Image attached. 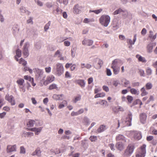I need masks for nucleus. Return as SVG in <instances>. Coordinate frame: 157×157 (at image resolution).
Wrapping results in <instances>:
<instances>
[{"label": "nucleus", "mask_w": 157, "mask_h": 157, "mask_svg": "<svg viewBox=\"0 0 157 157\" xmlns=\"http://www.w3.org/2000/svg\"><path fill=\"white\" fill-rule=\"evenodd\" d=\"M24 82V80L23 79H20L17 81V83L20 86H22Z\"/></svg>", "instance_id": "nucleus-44"}, {"label": "nucleus", "mask_w": 157, "mask_h": 157, "mask_svg": "<svg viewBox=\"0 0 157 157\" xmlns=\"http://www.w3.org/2000/svg\"><path fill=\"white\" fill-rule=\"evenodd\" d=\"M102 10L103 9L101 8L100 9H99L96 10H89V13H90L91 12H94L96 14H98L100 13Z\"/></svg>", "instance_id": "nucleus-33"}, {"label": "nucleus", "mask_w": 157, "mask_h": 157, "mask_svg": "<svg viewBox=\"0 0 157 157\" xmlns=\"http://www.w3.org/2000/svg\"><path fill=\"white\" fill-rule=\"evenodd\" d=\"M154 47V44L153 43H150L147 46V51L149 53H151L152 52V50Z\"/></svg>", "instance_id": "nucleus-23"}, {"label": "nucleus", "mask_w": 157, "mask_h": 157, "mask_svg": "<svg viewBox=\"0 0 157 157\" xmlns=\"http://www.w3.org/2000/svg\"><path fill=\"white\" fill-rule=\"evenodd\" d=\"M107 129L106 126L102 124L100 126L99 128L97 129V131L98 133H101Z\"/></svg>", "instance_id": "nucleus-20"}, {"label": "nucleus", "mask_w": 157, "mask_h": 157, "mask_svg": "<svg viewBox=\"0 0 157 157\" xmlns=\"http://www.w3.org/2000/svg\"><path fill=\"white\" fill-rule=\"evenodd\" d=\"M26 152L25 149L23 146H21L20 147V153L25 154Z\"/></svg>", "instance_id": "nucleus-50"}, {"label": "nucleus", "mask_w": 157, "mask_h": 157, "mask_svg": "<svg viewBox=\"0 0 157 157\" xmlns=\"http://www.w3.org/2000/svg\"><path fill=\"white\" fill-rule=\"evenodd\" d=\"M152 33H153L152 31L151 30L150 31V34L149 36L150 38L152 39L151 41L154 40L156 39L157 35V33H156L153 36H152Z\"/></svg>", "instance_id": "nucleus-30"}, {"label": "nucleus", "mask_w": 157, "mask_h": 157, "mask_svg": "<svg viewBox=\"0 0 157 157\" xmlns=\"http://www.w3.org/2000/svg\"><path fill=\"white\" fill-rule=\"evenodd\" d=\"M94 41L91 40L87 39H85L82 41V44L84 45H87L88 46H90L92 45Z\"/></svg>", "instance_id": "nucleus-16"}, {"label": "nucleus", "mask_w": 157, "mask_h": 157, "mask_svg": "<svg viewBox=\"0 0 157 157\" xmlns=\"http://www.w3.org/2000/svg\"><path fill=\"white\" fill-rule=\"evenodd\" d=\"M43 128V127H40L38 128H34L28 129L29 131L34 132L35 134L37 135L41 132Z\"/></svg>", "instance_id": "nucleus-13"}, {"label": "nucleus", "mask_w": 157, "mask_h": 157, "mask_svg": "<svg viewBox=\"0 0 157 157\" xmlns=\"http://www.w3.org/2000/svg\"><path fill=\"white\" fill-rule=\"evenodd\" d=\"M128 89H130V91L132 94L136 95H138L139 94L140 92L139 90L134 88H131L130 86H128Z\"/></svg>", "instance_id": "nucleus-21"}, {"label": "nucleus", "mask_w": 157, "mask_h": 157, "mask_svg": "<svg viewBox=\"0 0 157 157\" xmlns=\"http://www.w3.org/2000/svg\"><path fill=\"white\" fill-rule=\"evenodd\" d=\"M6 100H7L9 102H10L11 105H15V102L14 98L12 95L9 96L8 94H7L5 97Z\"/></svg>", "instance_id": "nucleus-9"}, {"label": "nucleus", "mask_w": 157, "mask_h": 157, "mask_svg": "<svg viewBox=\"0 0 157 157\" xmlns=\"http://www.w3.org/2000/svg\"><path fill=\"white\" fill-rule=\"evenodd\" d=\"M113 70V74L117 75L118 74L120 71V68L119 67H111Z\"/></svg>", "instance_id": "nucleus-35"}, {"label": "nucleus", "mask_w": 157, "mask_h": 157, "mask_svg": "<svg viewBox=\"0 0 157 157\" xmlns=\"http://www.w3.org/2000/svg\"><path fill=\"white\" fill-rule=\"evenodd\" d=\"M141 92V95L142 96H145L148 94V93L144 87H142L140 90Z\"/></svg>", "instance_id": "nucleus-31"}, {"label": "nucleus", "mask_w": 157, "mask_h": 157, "mask_svg": "<svg viewBox=\"0 0 157 157\" xmlns=\"http://www.w3.org/2000/svg\"><path fill=\"white\" fill-rule=\"evenodd\" d=\"M19 62L20 63H22L23 65H24V66H26L27 64V62L22 58H21L20 59Z\"/></svg>", "instance_id": "nucleus-43"}, {"label": "nucleus", "mask_w": 157, "mask_h": 157, "mask_svg": "<svg viewBox=\"0 0 157 157\" xmlns=\"http://www.w3.org/2000/svg\"><path fill=\"white\" fill-rule=\"evenodd\" d=\"M35 47L37 49H40L41 47L40 43L39 42L36 43L35 44Z\"/></svg>", "instance_id": "nucleus-53"}, {"label": "nucleus", "mask_w": 157, "mask_h": 157, "mask_svg": "<svg viewBox=\"0 0 157 157\" xmlns=\"http://www.w3.org/2000/svg\"><path fill=\"white\" fill-rule=\"evenodd\" d=\"M116 146L117 148L120 151H121L123 148V146L122 143L118 142L117 143Z\"/></svg>", "instance_id": "nucleus-27"}, {"label": "nucleus", "mask_w": 157, "mask_h": 157, "mask_svg": "<svg viewBox=\"0 0 157 157\" xmlns=\"http://www.w3.org/2000/svg\"><path fill=\"white\" fill-rule=\"evenodd\" d=\"M137 35L136 34L134 35L133 41L131 39H128L127 40V43L128 44L130 45L134 44L135 42L136 41V40Z\"/></svg>", "instance_id": "nucleus-22"}, {"label": "nucleus", "mask_w": 157, "mask_h": 157, "mask_svg": "<svg viewBox=\"0 0 157 157\" xmlns=\"http://www.w3.org/2000/svg\"><path fill=\"white\" fill-rule=\"evenodd\" d=\"M35 124V121L33 120H30L27 122V125L28 127H32Z\"/></svg>", "instance_id": "nucleus-26"}, {"label": "nucleus", "mask_w": 157, "mask_h": 157, "mask_svg": "<svg viewBox=\"0 0 157 157\" xmlns=\"http://www.w3.org/2000/svg\"><path fill=\"white\" fill-rule=\"evenodd\" d=\"M65 77L67 78H70L71 77V75L68 71L66 72L65 73Z\"/></svg>", "instance_id": "nucleus-58"}, {"label": "nucleus", "mask_w": 157, "mask_h": 157, "mask_svg": "<svg viewBox=\"0 0 157 157\" xmlns=\"http://www.w3.org/2000/svg\"><path fill=\"white\" fill-rule=\"evenodd\" d=\"M45 70L46 73H49L51 71V68L50 67H46L45 68Z\"/></svg>", "instance_id": "nucleus-62"}, {"label": "nucleus", "mask_w": 157, "mask_h": 157, "mask_svg": "<svg viewBox=\"0 0 157 157\" xmlns=\"http://www.w3.org/2000/svg\"><path fill=\"white\" fill-rule=\"evenodd\" d=\"M46 6L49 9L52 7L53 4L52 2H48L46 3Z\"/></svg>", "instance_id": "nucleus-52"}, {"label": "nucleus", "mask_w": 157, "mask_h": 157, "mask_svg": "<svg viewBox=\"0 0 157 157\" xmlns=\"http://www.w3.org/2000/svg\"><path fill=\"white\" fill-rule=\"evenodd\" d=\"M116 140L117 141L119 140H124L125 137L123 135L121 134H119L116 137Z\"/></svg>", "instance_id": "nucleus-28"}, {"label": "nucleus", "mask_w": 157, "mask_h": 157, "mask_svg": "<svg viewBox=\"0 0 157 157\" xmlns=\"http://www.w3.org/2000/svg\"><path fill=\"white\" fill-rule=\"evenodd\" d=\"M36 153V155L39 156L40 155L41 151L40 150V149L39 148H37L35 150Z\"/></svg>", "instance_id": "nucleus-55"}, {"label": "nucleus", "mask_w": 157, "mask_h": 157, "mask_svg": "<svg viewBox=\"0 0 157 157\" xmlns=\"http://www.w3.org/2000/svg\"><path fill=\"white\" fill-rule=\"evenodd\" d=\"M30 44L28 42L25 43L24 45L22 52L25 58L27 57L29 55V53L28 48Z\"/></svg>", "instance_id": "nucleus-6"}, {"label": "nucleus", "mask_w": 157, "mask_h": 157, "mask_svg": "<svg viewBox=\"0 0 157 157\" xmlns=\"http://www.w3.org/2000/svg\"><path fill=\"white\" fill-rule=\"evenodd\" d=\"M35 1L38 6H43V4L42 2L41 1H39V0H35Z\"/></svg>", "instance_id": "nucleus-56"}, {"label": "nucleus", "mask_w": 157, "mask_h": 157, "mask_svg": "<svg viewBox=\"0 0 157 157\" xmlns=\"http://www.w3.org/2000/svg\"><path fill=\"white\" fill-rule=\"evenodd\" d=\"M124 86L125 87H127L128 86H130V82L126 79H125L123 82Z\"/></svg>", "instance_id": "nucleus-38"}, {"label": "nucleus", "mask_w": 157, "mask_h": 157, "mask_svg": "<svg viewBox=\"0 0 157 157\" xmlns=\"http://www.w3.org/2000/svg\"><path fill=\"white\" fill-rule=\"evenodd\" d=\"M1 95H0V109L5 104L3 103L4 99L3 98H1Z\"/></svg>", "instance_id": "nucleus-59"}, {"label": "nucleus", "mask_w": 157, "mask_h": 157, "mask_svg": "<svg viewBox=\"0 0 157 157\" xmlns=\"http://www.w3.org/2000/svg\"><path fill=\"white\" fill-rule=\"evenodd\" d=\"M16 148L17 146L15 144L13 145H8L6 148L7 152L10 153L12 152L16 151H17Z\"/></svg>", "instance_id": "nucleus-10"}, {"label": "nucleus", "mask_w": 157, "mask_h": 157, "mask_svg": "<svg viewBox=\"0 0 157 157\" xmlns=\"http://www.w3.org/2000/svg\"><path fill=\"white\" fill-rule=\"evenodd\" d=\"M121 60L118 59H116L112 61V63L111 67H118V65L120 63Z\"/></svg>", "instance_id": "nucleus-17"}, {"label": "nucleus", "mask_w": 157, "mask_h": 157, "mask_svg": "<svg viewBox=\"0 0 157 157\" xmlns=\"http://www.w3.org/2000/svg\"><path fill=\"white\" fill-rule=\"evenodd\" d=\"M140 75L141 76L145 77V75L144 73V71L141 69H139V72Z\"/></svg>", "instance_id": "nucleus-51"}, {"label": "nucleus", "mask_w": 157, "mask_h": 157, "mask_svg": "<svg viewBox=\"0 0 157 157\" xmlns=\"http://www.w3.org/2000/svg\"><path fill=\"white\" fill-rule=\"evenodd\" d=\"M62 11V10L59 7H58L56 10H53V13L57 14H60Z\"/></svg>", "instance_id": "nucleus-34"}, {"label": "nucleus", "mask_w": 157, "mask_h": 157, "mask_svg": "<svg viewBox=\"0 0 157 157\" xmlns=\"http://www.w3.org/2000/svg\"><path fill=\"white\" fill-rule=\"evenodd\" d=\"M75 82L79 85L82 88H84L86 85V82L83 79H78L75 81Z\"/></svg>", "instance_id": "nucleus-12"}, {"label": "nucleus", "mask_w": 157, "mask_h": 157, "mask_svg": "<svg viewBox=\"0 0 157 157\" xmlns=\"http://www.w3.org/2000/svg\"><path fill=\"white\" fill-rule=\"evenodd\" d=\"M140 122L143 124H145L147 117L146 114L144 113L140 114Z\"/></svg>", "instance_id": "nucleus-11"}, {"label": "nucleus", "mask_w": 157, "mask_h": 157, "mask_svg": "<svg viewBox=\"0 0 157 157\" xmlns=\"http://www.w3.org/2000/svg\"><path fill=\"white\" fill-rule=\"evenodd\" d=\"M139 104L140 105V106L142 104V103L141 101L139 99H136L132 103L133 105H135Z\"/></svg>", "instance_id": "nucleus-36"}, {"label": "nucleus", "mask_w": 157, "mask_h": 157, "mask_svg": "<svg viewBox=\"0 0 157 157\" xmlns=\"http://www.w3.org/2000/svg\"><path fill=\"white\" fill-rule=\"evenodd\" d=\"M134 149L135 147L133 144H129L124 151V155L127 156H131L133 153Z\"/></svg>", "instance_id": "nucleus-5"}, {"label": "nucleus", "mask_w": 157, "mask_h": 157, "mask_svg": "<svg viewBox=\"0 0 157 157\" xmlns=\"http://www.w3.org/2000/svg\"><path fill=\"white\" fill-rule=\"evenodd\" d=\"M147 90H149L151 89L152 87V84L150 82H148L145 85Z\"/></svg>", "instance_id": "nucleus-39"}, {"label": "nucleus", "mask_w": 157, "mask_h": 157, "mask_svg": "<svg viewBox=\"0 0 157 157\" xmlns=\"http://www.w3.org/2000/svg\"><path fill=\"white\" fill-rule=\"evenodd\" d=\"M50 24L51 21H49L47 24L45 25L44 28L45 31H47V30L49 29Z\"/></svg>", "instance_id": "nucleus-42"}, {"label": "nucleus", "mask_w": 157, "mask_h": 157, "mask_svg": "<svg viewBox=\"0 0 157 157\" xmlns=\"http://www.w3.org/2000/svg\"><path fill=\"white\" fill-rule=\"evenodd\" d=\"M113 110L115 112H117L119 111L123 112L124 111V109L123 107L120 106H118L114 107L113 108Z\"/></svg>", "instance_id": "nucleus-25"}, {"label": "nucleus", "mask_w": 157, "mask_h": 157, "mask_svg": "<svg viewBox=\"0 0 157 157\" xmlns=\"http://www.w3.org/2000/svg\"><path fill=\"white\" fill-rule=\"evenodd\" d=\"M123 12V10L122 9H121V8H119V9L116 10L113 12V14L114 15H117V14H118L120 13H121V12Z\"/></svg>", "instance_id": "nucleus-45"}, {"label": "nucleus", "mask_w": 157, "mask_h": 157, "mask_svg": "<svg viewBox=\"0 0 157 157\" xmlns=\"http://www.w3.org/2000/svg\"><path fill=\"white\" fill-rule=\"evenodd\" d=\"M90 140L92 141H94L97 139V136H91L90 138Z\"/></svg>", "instance_id": "nucleus-61"}, {"label": "nucleus", "mask_w": 157, "mask_h": 157, "mask_svg": "<svg viewBox=\"0 0 157 157\" xmlns=\"http://www.w3.org/2000/svg\"><path fill=\"white\" fill-rule=\"evenodd\" d=\"M83 121L85 122L87 124H90V122L89 119L87 117H84L83 119Z\"/></svg>", "instance_id": "nucleus-57"}, {"label": "nucleus", "mask_w": 157, "mask_h": 157, "mask_svg": "<svg viewBox=\"0 0 157 157\" xmlns=\"http://www.w3.org/2000/svg\"><path fill=\"white\" fill-rule=\"evenodd\" d=\"M136 57L138 59L139 61L140 62H142L143 63H146L147 62L144 58L142 57L139 55H136Z\"/></svg>", "instance_id": "nucleus-24"}, {"label": "nucleus", "mask_w": 157, "mask_h": 157, "mask_svg": "<svg viewBox=\"0 0 157 157\" xmlns=\"http://www.w3.org/2000/svg\"><path fill=\"white\" fill-rule=\"evenodd\" d=\"M34 70L36 73V78L37 80L41 81L44 80L46 76L43 75L44 72L42 70L36 68Z\"/></svg>", "instance_id": "nucleus-3"}, {"label": "nucleus", "mask_w": 157, "mask_h": 157, "mask_svg": "<svg viewBox=\"0 0 157 157\" xmlns=\"http://www.w3.org/2000/svg\"><path fill=\"white\" fill-rule=\"evenodd\" d=\"M16 56L18 57H20L21 56V51L19 49H18L16 51Z\"/></svg>", "instance_id": "nucleus-46"}, {"label": "nucleus", "mask_w": 157, "mask_h": 157, "mask_svg": "<svg viewBox=\"0 0 157 157\" xmlns=\"http://www.w3.org/2000/svg\"><path fill=\"white\" fill-rule=\"evenodd\" d=\"M135 137L136 138L139 140L142 138L141 133L140 132H138L135 133Z\"/></svg>", "instance_id": "nucleus-32"}, {"label": "nucleus", "mask_w": 157, "mask_h": 157, "mask_svg": "<svg viewBox=\"0 0 157 157\" xmlns=\"http://www.w3.org/2000/svg\"><path fill=\"white\" fill-rule=\"evenodd\" d=\"M81 96L80 95L76 97L73 100V101L75 103H76L78 101L80 100L81 99Z\"/></svg>", "instance_id": "nucleus-41"}, {"label": "nucleus", "mask_w": 157, "mask_h": 157, "mask_svg": "<svg viewBox=\"0 0 157 157\" xmlns=\"http://www.w3.org/2000/svg\"><path fill=\"white\" fill-rule=\"evenodd\" d=\"M24 78L26 80H27L30 82L31 80L33 81V78H31L30 76L28 75H25L24 76Z\"/></svg>", "instance_id": "nucleus-47"}, {"label": "nucleus", "mask_w": 157, "mask_h": 157, "mask_svg": "<svg viewBox=\"0 0 157 157\" xmlns=\"http://www.w3.org/2000/svg\"><path fill=\"white\" fill-rule=\"evenodd\" d=\"M83 8V7L80 6L78 4L75 5L73 8V12L75 14H79L81 12V10Z\"/></svg>", "instance_id": "nucleus-7"}, {"label": "nucleus", "mask_w": 157, "mask_h": 157, "mask_svg": "<svg viewBox=\"0 0 157 157\" xmlns=\"http://www.w3.org/2000/svg\"><path fill=\"white\" fill-rule=\"evenodd\" d=\"M48 89L50 90H52L53 89L59 90L58 87H57V85L55 84H52L50 85Z\"/></svg>", "instance_id": "nucleus-29"}, {"label": "nucleus", "mask_w": 157, "mask_h": 157, "mask_svg": "<svg viewBox=\"0 0 157 157\" xmlns=\"http://www.w3.org/2000/svg\"><path fill=\"white\" fill-rule=\"evenodd\" d=\"M55 79V77L53 75H50L47 77V80L44 82V84L47 85L49 83L53 82Z\"/></svg>", "instance_id": "nucleus-14"}, {"label": "nucleus", "mask_w": 157, "mask_h": 157, "mask_svg": "<svg viewBox=\"0 0 157 157\" xmlns=\"http://www.w3.org/2000/svg\"><path fill=\"white\" fill-rule=\"evenodd\" d=\"M64 96V95L63 94H54L53 95L52 97L53 98L56 100H61L63 99V97Z\"/></svg>", "instance_id": "nucleus-18"}, {"label": "nucleus", "mask_w": 157, "mask_h": 157, "mask_svg": "<svg viewBox=\"0 0 157 157\" xmlns=\"http://www.w3.org/2000/svg\"><path fill=\"white\" fill-rule=\"evenodd\" d=\"M64 70L62 64L58 63L53 68L52 72L54 74L58 76H60L63 73Z\"/></svg>", "instance_id": "nucleus-1"}, {"label": "nucleus", "mask_w": 157, "mask_h": 157, "mask_svg": "<svg viewBox=\"0 0 157 157\" xmlns=\"http://www.w3.org/2000/svg\"><path fill=\"white\" fill-rule=\"evenodd\" d=\"M132 114L129 112L128 114V116L126 119V123L127 126H130L132 125Z\"/></svg>", "instance_id": "nucleus-8"}, {"label": "nucleus", "mask_w": 157, "mask_h": 157, "mask_svg": "<svg viewBox=\"0 0 157 157\" xmlns=\"http://www.w3.org/2000/svg\"><path fill=\"white\" fill-rule=\"evenodd\" d=\"M107 101H106L102 100L99 102V103L101 105H104L106 104Z\"/></svg>", "instance_id": "nucleus-63"}, {"label": "nucleus", "mask_w": 157, "mask_h": 157, "mask_svg": "<svg viewBox=\"0 0 157 157\" xmlns=\"http://www.w3.org/2000/svg\"><path fill=\"white\" fill-rule=\"evenodd\" d=\"M106 74L108 76H110L112 75L111 71L108 68L106 69Z\"/></svg>", "instance_id": "nucleus-60"}, {"label": "nucleus", "mask_w": 157, "mask_h": 157, "mask_svg": "<svg viewBox=\"0 0 157 157\" xmlns=\"http://www.w3.org/2000/svg\"><path fill=\"white\" fill-rule=\"evenodd\" d=\"M112 84L113 86L116 87L119 84V82L118 80H114L113 81Z\"/></svg>", "instance_id": "nucleus-48"}, {"label": "nucleus", "mask_w": 157, "mask_h": 157, "mask_svg": "<svg viewBox=\"0 0 157 157\" xmlns=\"http://www.w3.org/2000/svg\"><path fill=\"white\" fill-rule=\"evenodd\" d=\"M110 20V17L108 15H103L99 18L100 23L103 26L107 27L109 25Z\"/></svg>", "instance_id": "nucleus-2"}, {"label": "nucleus", "mask_w": 157, "mask_h": 157, "mask_svg": "<svg viewBox=\"0 0 157 157\" xmlns=\"http://www.w3.org/2000/svg\"><path fill=\"white\" fill-rule=\"evenodd\" d=\"M127 99L129 103H131L133 100V98L131 96L128 95L127 96Z\"/></svg>", "instance_id": "nucleus-49"}, {"label": "nucleus", "mask_w": 157, "mask_h": 157, "mask_svg": "<svg viewBox=\"0 0 157 157\" xmlns=\"http://www.w3.org/2000/svg\"><path fill=\"white\" fill-rule=\"evenodd\" d=\"M19 10L22 15H24L25 14L29 15L30 13V12L27 10L25 7L23 6L20 7Z\"/></svg>", "instance_id": "nucleus-15"}, {"label": "nucleus", "mask_w": 157, "mask_h": 157, "mask_svg": "<svg viewBox=\"0 0 157 157\" xmlns=\"http://www.w3.org/2000/svg\"><path fill=\"white\" fill-rule=\"evenodd\" d=\"M146 72L147 75H150L152 74V70L150 68L148 67L146 70Z\"/></svg>", "instance_id": "nucleus-40"}, {"label": "nucleus", "mask_w": 157, "mask_h": 157, "mask_svg": "<svg viewBox=\"0 0 157 157\" xmlns=\"http://www.w3.org/2000/svg\"><path fill=\"white\" fill-rule=\"evenodd\" d=\"M105 96V94L104 93H99L96 94L94 96L95 98L99 97H103Z\"/></svg>", "instance_id": "nucleus-37"}, {"label": "nucleus", "mask_w": 157, "mask_h": 157, "mask_svg": "<svg viewBox=\"0 0 157 157\" xmlns=\"http://www.w3.org/2000/svg\"><path fill=\"white\" fill-rule=\"evenodd\" d=\"M132 85L133 87H138L140 86V83L138 82H133L132 83Z\"/></svg>", "instance_id": "nucleus-54"}, {"label": "nucleus", "mask_w": 157, "mask_h": 157, "mask_svg": "<svg viewBox=\"0 0 157 157\" xmlns=\"http://www.w3.org/2000/svg\"><path fill=\"white\" fill-rule=\"evenodd\" d=\"M112 26L113 29L116 30L119 28V24L117 21L114 20L112 22Z\"/></svg>", "instance_id": "nucleus-19"}, {"label": "nucleus", "mask_w": 157, "mask_h": 157, "mask_svg": "<svg viewBox=\"0 0 157 157\" xmlns=\"http://www.w3.org/2000/svg\"><path fill=\"white\" fill-rule=\"evenodd\" d=\"M103 64V61L101 59H99L98 60V64L99 65V68H101V66Z\"/></svg>", "instance_id": "nucleus-64"}, {"label": "nucleus", "mask_w": 157, "mask_h": 157, "mask_svg": "<svg viewBox=\"0 0 157 157\" xmlns=\"http://www.w3.org/2000/svg\"><path fill=\"white\" fill-rule=\"evenodd\" d=\"M146 145L144 144L140 149L137 150L136 153V157H144L146 153Z\"/></svg>", "instance_id": "nucleus-4"}]
</instances>
